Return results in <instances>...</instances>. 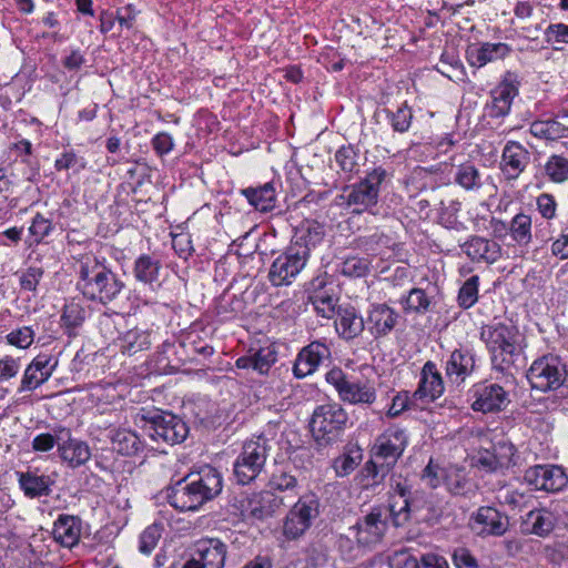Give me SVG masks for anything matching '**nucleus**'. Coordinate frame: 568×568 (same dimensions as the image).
I'll return each mask as SVG.
<instances>
[{
	"label": "nucleus",
	"instance_id": "nucleus-1",
	"mask_svg": "<svg viewBox=\"0 0 568 568\" xmlns=\"http://www.w3.org/2000/svg\"><path fill=\"white\" fill-rule=\"evenodd\" d=\"M77 287L88 300L108 304L121 293L124 283L95 258H87L80 264Z\"/></svg>",
	"mask_w": 568,
	"mask_h": 568
},
{
	"label": "nucleus",
	"instance_id": "nucleus-2",
	"mask_svg": "<svg viewBox=\"0 0 568 568\" xmlns=\"http://www.w3.org/2000/svg\"><path fill=\"white\" fill-rule=\"evenodd\" d=\"M408 444L406 432L392 426L378 435L372 447V458L366 464L367 471L376 480L383 478L397 463Z\"/></svg>",
	"mask_w": 568,
	"mask_h": 568
},
{
	"label": "nucleus",
	"instance_id": "nucleus-3",
	"mask_svg": "<svg viewBox=\"0 0 568 568\" xmlns=\"http://www.w3.org/2000/svg\"><path fill=\"white\" fill-rule=\"evenodd\" d=\"M386 178L383 168H375L367 175L349 186L335 197L337 206L349 209L353 214L372 212L378 203L381 185Z\"/></svg>",
	"mask_w": 568,
	"mask_h": 568
},
{
	"label": "nucleus",
	"instance_id": "nucleus-4",
	"mask_svg": "<svg viewBox=\"0 0 568 568\" xmlns=\"http://www.w3.org/2000/svg\"><path fill=\"white\" fill-rule=\"evenodd\" d=\"M481 337L491 353L494 368L499 372L507 371L514 364V357L517 354V327L496 323L486 326L481 332Z\"/></svg>",
	"mask_w": 568,
	"mask_h": 568
},
{
	"label": "nucleus",
	"instance_id": "nucleus-5",
	"mask_svg": "<svg viewBox=\"0 0 568 568\" xmlns=\"http://www.w3.org/2000/svg\"><path fill=\"white\" fill-rule=\"evenodd\" d=\"M347 422L348 414L339 404H323L313 412L310 423L311 433L320 446H326L339 438Z\"/></svg>",
	"mask_w": 568,
	"mask_h": 568
},
{
	"label": "nucleus",
	"instance_id": "nucleus-6",
	"mask_svg": "<svg viewBox=\"0 0 568 568\" xmlns=\"http://www.w3.org/2000/svg\"><path fill=\"white\" fill-rule=\"evenodd\" d=\"M527 379L534 389L542 393L568 388V371L559 356L547 354L532 362Z\"/></svg>",
	"mask_w": 568,
	"mask_h": 568
},
{
	"label": "nucleus",
	"instance_id": "nucleus-7",
	"mask_svg": "<svg viewBox=\"0 0 568 568\" xmlns=\"http://www.w3.org/2000/svg\"><path fill=\"white\" fill-rule=\"evenodd\" d=\"M271 446L267 438L258 436L246 440L233 465L236 481L247 485L263 470Z\"/></svg>",
	"mask_w": 568,
	"mask_h": 568
},
{
	"label": "nucleus",
	"instance_id": "nucleus-8",
	"mask_svg": "<svg viewBox=\"0 0 568 568\" xmlns=\"http://www.w3.org/2000/svg\"><path fill=\"white\" fill-rule=\"evenodd\" d=\"M326 382L334 387L339 399L352 405H372L377 398L374 383L347 375L342 368L334 367L325 375Z\"/></svg>",
	"mask_w": 568,
	"mask_h": 568
},
{
	"label": "nucleus",
	"instance_id": "nucleus-9",
	"mask_svg": "<svg viewBox=\"0 0 568 568\" xmlns=\"http://www.w3.org/2000/svg\"><path fill=\"white\" fill-rule=\"evenodd\" d=\"M310 257L306 245H294L281 253L271 264L268 280L273 286L291 285L305 267Z\"/></svg>",
	"mask_w": 568,
	"mask_h": 568
},
{
	"label": "nucleus",
	"instance_id": "nucleus-10",
	"mask_svg": "<svg viewBox=\"0 0 568 568\" xmlns=\"http://www.w3.org/2000/svg\"><path fill=\"white\" fill-rule=\"evenodd\" d=\"M320 514V503L314 495L301 497L283 520L282 532L287 540L301 538Z\"/></svg>",
	"mask_w": 568,
	"mask_h": 568
},
{
	"label": "nucleus",
	"instance_id": "nucleus-11",
	"mask_svg": "<svg viewBox=\"0 0 568 568\" xmlns=\"http://www.w3.org/2000/svg\"><path fill=\"white\" fill-rule=\"evenodd\" d=\"M227 546L219 538H201L186 550L182 568H224Z\"/></svg>",
	"mask_w": 568,
	"mask_h": 568
},
{
	"label": "nucleus",
	"instance_id": "nucleus-12",
	"mask_svg": "<svg viewBox=\"0 0 568 568\" xmlns=\"http://www.w3.org/2000/svg\"><path fill=\"white\" fill-rule=\"evenodd\" d=\"M392 514L387 506H375L361 518L351 529L355 531L356 540L365 547H373L379 544L386 531L387 521Z\"/></svg>",
	"mask_w": 568,
	"mask_h": 568
},
{
	"label": "nucleus",
	"instance_id": "nucleus-13",
	"mask_svg": "<svg viewBox=\"0 0 568 568\" xmlns=\"http://www.w3.org/2000/svg\"><path fill=\"white\" fill-rule=\"evenodd\" d=\"M469 527L477 536L501 537L509 529V517L491 506H481L469 519Z\"/></svg>",
	"mask_w": 568,
	"mask_h": 568
},
{
	"label": "nucleus",
	"instance_id": "nucleus-14",
	"mask_svg": "<svg viewBox=\"0 0 568 568\" xmlns=\"http://www.w3.org/2000/svg\"><path fill=\"white\" fill-rule=\"evenodd\" d=\"M149 436L156 443L175 445L182 443L189 433L186 424L178 416L169 413L158 414L152 417L146 427Z\"/></svg>",
	"mask_w": 568,
	"mask_h": 568
},
{
	"label": "nucleus",
	"instance_id": "nucleus-15",
	"mask_svg": "<svg viewBox=\"0 0 568 568\" xmlns=\"http://www.w3.org/2000/svg\"><path fill=\"white\" fill-rule=\"evenodd\" d=\"M525 481L536 490L557 493L568 484L564 469L555 465H536L529 467L524 475Z\"/></svg>",
	"mask_w": 568,
	"mask_h": 568
},
{
	"label": "nucleus",
	"instance_id": "nucleus-16",
	"mask_svg": "<svg viewBox=\"0 0 568 568\" xmlns=\"http://www.w3.org/2000/svg\"><path fill=\"white\" fill-rule=\"evenodd\" d=\"M473 398L471 408L484 414L499 413L510 403L508 393L498 384L475 386Z\"/></svg>",
	"mask_w": 568,
	"mask_h": 568
},
{
	"label": "nucleus",
	"instance_id": "nucleus-17",
	"mask_svg": "<svg viewBox=\"0 0 568 568\" xmlns=\"http://www.w3.org/2000/svg\"><path fill=\"white\" fill-rule=\"evenodd\" d=\"M58 436L59 457L71 468L84 465L91 458V449L87 442L73 438L69 429L61 428Z\"/></svg>",
	"mask_w": 568,
	"mask_h": 568
},
{
	"label": "nucleus",
	"instance_id": "nucleus-18",
	"mask_svg": "<svg viewBox=\"0 0 568 568\" xmlns=\"http://www.w3.org/2000/svg\"><path fill=\"white\" fill-rule=\"evenodd\" d=\"M193 483L194 480H190L186 475L169 486L165 490V498L169 504L180 511H194L199 509L202 506L200 501L201 494L197 495L195 486L192 485Z\"/></svg>",
	"mask_w": 568,
	"mask_h": 568
},
{
	"label": "nucleus",
	"instance_id": "nucleus-19",
	"mask_svg": "<svg viewBox=\"0 0 568 568\" xmlns=\"http://www.w3.org/2000/svg\"><path fill=\"white\" fill-rule=\"evenodd\" d=\"M329 356L331 351L326 344L318 341L312 342L301 349L295 359L293 366L295 377L303 378L313 374L322 362L329 358Z\"/></svg>",
	"mask_w": 568,
	"mask_h": 568
},
{
	"label": "nucleus",
	"instance_id": "nucleus-20",
	"mask_svg": "<svg viewBox=\"0 0 568 568\" xmlns=\"http://www.w3.org/2000/svg\"><path fill=\"white\" fill-rule=\"evenodd\" d=\"M518 77L506 72L501 82L491 91L490 115L505 116L509 113L513 100L518 95Z\"/></svg>",
	"mask_w": 568,
	"mask_h": 568
},
{
	"label": "nucleus",
	"instance_id": "nucleus-21",
	"mask_svg": "<svg viewBox=\"0 0 568 568\" xmlns=\"http://www.w3.org/2000/svg\"><path fill=\"white\" fill-rule=\"evenodd\" d=\"M190 480H194L192 484L195 486V490L200 496L202 505L214 499L223 487L222 476L217 469L212 466L205 465L196 473L187 474Z\"/></svg>",
	"mask_w": 568,
	"mask_h": 568
},
{
	"label": "nucleus",
	"instance_id": "nucleus-22",
	"mask_svg": "<svg viewBox=\"0 0 568 568\" xmlns=\"http://www.w3.org/2000/svg\"><path fill=\"white\" fill-rule=\"evenodd\" d=\"M398 313L386 304L372 305L367 312L366 328L375 338L388 335L396 326Z\"/></svg>",
	"mask_w": 568,
	"mask_h": 568
},
{
	"label": "nucleus",
	"instance_id": "nucleus-23",
	"mask_svg": "<svg viewBox=\"0 0 568 568\" xmlns=\"http://www.w3.org/2000/svg\"><path fill=\"white\" fill-rule=\"evenodd\" d=\"M444 393V383L436 364L428 361L422 369V376L417 389L413 393V399L433 402Z\"/></svg>",
	"mask_w": 568,
	"mask_h": 568
},
{
	"label": "nucleus",
	"instance_id": "nucleus-24",
	"mask_svg": "<svg viewBox=\"0 0 568 568\" xmlns=\"http://www.w3.org/2000/svg\"><path fill=\"white\" fill-rule=\"evenodd\" d=\"M558 521V516L547 509H532L526 514L520 524L521 532L526 535H536L547 537L554 530Z\"/></svg>",
	"mask_w": 568,
	"mask_h": 568
},
{
	"label": "nucleus",
	"instance_id": "nucleus-25",
	"mask_svg": "<svg viewBox=\"0 0 568 568\" xmlns=\"http://www.w3.org/2000/svg\"><path fill=\"white\" fill-rule=\"evenodd\" d=\"M530 153L519 142L508 141L501 154V170L508 179H517L529 163Z\"/></svg>",
	"mask_w": 568,
	"mask_h": 568
},
{
	"label": "nucleus",
	"instance_id": "nucleus-26",
	"mask_svg": "<svg viewBox=\"0 0 568 568\" xmlns=\"http://www.w3.org/2000/svg\"><path fill=\"white\" fill-rule=\"evenodd\" d=\"M278 508V500L270 491L253 494L242 505V515L248 519L263 520L272 517Z\"/></svg>",
	"mask_w": 568,
	"mask_h": 568
},
{
	"label": "nucleus",
	"instance_id": "nucleus-27",
	"mask_svg": "<svg viewBox=\"0 0 568 568\" xmlns=\"http://www.w3.org/2000/svg\"><path fill=\"white\" fill-rule=\"evenodd\" d=\"M511 49L507 43L485 42L480 45H470L467 49V60L471 67L481 68L489 62L504 59Z\"/></svg>",
	"mask_w": 568,
	"mask_h": 568
},
{
	"label": "nucleus",
	"instance_id": "nucleus-28",
	"mask_svg": "<svg viewBox=\"0 0 568 568\" xmlns=\"http://www.w3.org/2000/svg\"><path fill=\"white\" fill-rule=\"evenodd\" d=\"M465 254L474 262L491 264L500 257V245L481 236H471L463 245Z\"/></svg>",
	"mask_w": 568,
	"mask_h": 568
},
{
	"label": "nucleus",
	"instance_id": "nucleus-29",
	"mask_svg": "<svg viewBox=\"0 0 568 568\" xmlns=\"http://www.w3.org/2000/svg\"><path fill=\"white\" fill-rule=\"evenodd\" d=\"M475 368L474 355L468 349H455L446 364V375L459 385Z\"/></svg>",
	"mask_w": 568,
	"mask_h": 568
},
{
	"label": "nucleus",
	"instance_id": "nucleus-30",
	"mask_svg": "<svg viewBox=\"0 0 568 568\" xmlns=\"http://www.w3.org/2000/svg\"><path fill=\"white\" fill-rule=\"evenodd\" d=\"M81 536V520L71 515H60L54 523L53 537L61 546L72 548Z\"/></svg>",
	"mask_w": 568,
	"mask_h": 568
},
{
	"label": "nucleus",
	"instance_id": "nucleus-31",
	"mask_svg": "<svg viewBox=\"0 0 568 568\" xmlns=\"http://www.w3.org/2000/svg\"><path fill=\"white\" fill-rule=\"evenodd\" d=\"M162 268L161 261L151 254H141L133 264L134 278L154 290L159 285L160 271Z\"/></svg>",
	"mask_w": 568,
	"mask_h": 568
},
{
	"label": "nucleus",
	"instance_id": "nucleus-32",
	"mask_svg": "<svg viewBox=\"0 0 568 568\" xmlns=\"http://www.w3.org/2000/svg\"><path fill=\"white\" fill-rule=\"evenodd\" d=\"M241 194L260 212H268L275 207L276 192L273 183H265L258 187L242 189Z\"/></svg>",
	"mask_w": 568,
	"mask_h": 568
},
{
	"label": "nucleus",
	"instance_id": "nucleus-33",
	"mask_svg": "<svg viewBox=\"0 0 568 568\" xmlns=\"http://www.w3.org/2000/svg\"><path fill=\"white\" fill-rule=\"evenodd\" d=\"M454 181L467 192H478L485 185L486 178L474 163L465 162L457 166Z\"/></svg>",
	"mask_w": 568,
	"mask_h": 568
},
{
	"label": "nucleus",
	"instance_id": "nucleus-34",
	"mask_svg": "<svg viewBox=\"0 0 568 568\" xmlns=\"http://www.w3.org/2000/svg\"><path fill=\"white\" fill-rule=\"evenodd\" d=\"M109 438L113 448L124 456H132L142 449V442L139 436L125 428L110 430Z\"/></svg>",
	"mask_w": 568,
	"mask_h": 568
},
{
	"label": "nucleus",
	"instance_id": "nucleus-35",
	"mask_svg": "<svg viewBox=\"0 0 568 568\" xmlns=\"http://www.w3.org/2000/svg\"><path fill=\"white\" fill-rule=\"evenodd\" d=\"M529 131L538 139L557 141L568 138V123L560 122L555 118L550 120H537L530 124Z\"/></svg>",
	"mask_w": 568,
	"mask_h": 568
},
{
	"label": "nucleus",
	"instance_id": "nucleus-36",
	"mask_svg": "<svg viewBox=\"0 0 568 568\" xmlns=\"http://www.w3.org/2000/svg\"><path fill=\"white\" fill-rule=\"evenodd\" d=\"M276 355L270 348H261L254 354L241 356L236 359L235 366L241 369L252 368L258 374H266L275 363Z\"/></svg>",
	"mask_w": 568,
	"mask_h": 568
},
{
	"label": "nucleus",
	"instance_id": "nucleus-37",
	"mask_svg": "<svg viewBox=\"0 0 568 568\" xmlns=\"http://www.w3.org/2000/svg\"><path fill=\"white\" fill-rule=\"evenodd\" d=\"M394 490L400 498V501L393 500L387 507L392 514L394 526L402 527L410 518L409 487L405 483H397Z\"/></svg>",
	"mask_w": 568,
	"mask_h": 568
},
{
	"label": "nucleus",
	"instance_id": "nucleus-38",
	"mask_svg": "<svg viewBox=\"0 0 568 568\" xmlns=\"http://www.w3.org/2000/svg\"><path fill=\"white\" fill-rule=\"evenodd\" d=\"M19 485L24 495L30 498L48 496L51 480L49 476L37 475L32 471L18 473Z\"/></svg>",
	"mask_w": 568,
	"mask_h": 568
},
{
	"label": "nucleus",
	"instance_id": "nucleus-39",
	"mask_svg": "<svg viewBox=\"0 0 568 568\" xmlns=\"http://www.w3.org/2000/svg\"><path fill=\"white\" fill-rule=\"evenodd\" d=\"M366 328V320L357 315L355 310L345 308L338 314L336 329L345 339L357 337Z\"/></svg>",
	"mask_w": 568,
	"mask_h": 568
},
{
	"label": "nucleus",
	"instance_id": "nucleus-40",
	"mask_svg": "<svg viewBox=\"0 0 568 568\" xmlns=\"http://www.w3.org/2000/svg\"><path fill=\"white\" fill-rule=\"evenodd\" d=\"M119 342L122 353L130 356L141 351L149 349L152 344L150 332L136 327L122 334Z\"/></svg>",
	"mask_w": 568,
	"mask_h": 568
},
{
	"label": "nucleus",
	"instance_id": "nucleus-41",
	"mask_svg": "<svg viewBox=\"0 0 568 568\" xmlns=\"http://www.w3.org/2000/svg\"><path fill=\"white\" fill-rule=\"evenodd\" d=\"M542 175L552 183L567 182L568 159L560 154H551L542 165Z\"/></svg>",
	"mask_w": 568,
	"mask_h": 568
},
{
	"label": "nucleus",
	"instance_id": "nucleus-42",
	"mask_svg": "<svg viewBox=\"0 0 568 568\" xmlns=\"http://www.w3.org/2000/svg\"><path fill=\"white\" fill-rule=\"evenodd\" d=\"M318 284L314 282L313 285L316 287L310 296V300L314 306V310L318 315L325 318H331L335 313L336 300L324 291V282L318 281Z\"/></svg>",
	"mask_w": 568,
	"mask_h": 568
},
{
	"label": "nucleus",
	"instance_id": "nucleus-43",
	"mask_svg": "<svg viewBox=\"0 0 568 568\" xmlns=\"http://www.w3.org/2000/svg\"><path fill=\"white\" fill-rule=\"evenodd\" d=\"M515 454L516 448L511 443L500 440L494 445L493 455L489 458L485 457L480 459V462L487 464L491 469L509 467L514 463Z\"/></svg>",
	"mask_w": 568,
	"mask_h": 568
},
{
	"label": "nucleus",
	"instance_id": "nucleus-44",
	"mask_svg": "<svg viewBox=\"0 0 568 568\" xmlns=\"http://www.w3.org/2000/svg\"><path fill=\"white\" fill-rule=\"evenodd\" d=\"M513 240L519 245H527L531 241V217L524 213L516 214L508 226Z\"/></svg>",
	"mask_w": 568,
	"mask_h": 568
},
{
	"label": "nucleus",
	"instance_id": "nucleus-45",
	"mask_svg": "<svg viewBox=\"0 0 568 568\" xmlns=\"http://www.w3.org/2000/svg\"><path fill=\"white\" fill-rule=\"evenodd\" d=\"M496 498L501 505H506L511 509H520L528 505L531 494L528 490H520L513 486H504L497 491Z\"/></svg>",
	"mask_w": 568,
	"mask_h": 568
},
{
	"label": "nucleus",
	"instance_id": "nucleus-46",
	"mask_svg": "<svg viewBox=\"0 0 568 568\" xmlns=\"http://www.w3.org/2000/svg\"><path fill=\"white\" fill-rule=\"evenodd\" d=\"M444 480L447 489L454 495L466 496L473 491V484L457 468H449Z\"/></svg>",
	"mask_w": 568,
	"mask_h": 568
},
{
	"label": "nucleus",
	"instance_id": "nucleus-47",
	"mask_svg": "<svg viewBox=\"0 0 568 568\" xmlns=\"http://www.w3.org/2000/svg\"><path fill=\"white\" fill-rule=\"evenodd\" d=\"M387 119L395 132L405 133L412 125L413 111L407 102H404L396 111H387Z\"/></svg>",
	"mask_w": 568,
	"mask_h": 568
},
{
	"label": "nucleus",
	"instance_id": "nucleus-48",
	"mask_svg": "<svg viewBox=\"0 0 568 568\" xmlns=\"http://www.w3.org/2000/svg\"><path fill=\"white\" fill-rule=\"evenodd\" d=\"M36 329L33 326H21L12 329L6 336V341L9 345L17 348L27 349L34 342Z\"/></svg>",
	"mask_w": 568,
	"mask_h": 568
},
{
	"label": "nucleus",
	"instance_id": "nucleus-49",
	"mask_svg": "<svg viewBox=\"0 0 568 568\" xmlns=\"http://www.w3.org/2000/svg\"><path fill=\"white\" fill-rule=\"evenodd\" d=\"M357 159L358 154L353 145H343L335 153V161L341 171L348 175L357 171Z\"/></svg>",
	"mask_w": 568,
	"mask_h": 568
},
{
	"label": "nucleus",
	"instance_id": "nucleus-50",
	"mask_svg": "<svg viewBox=\"0 0 568 568\" xmlns=\"http://www.w3.org/2000/svg\"><path fill=\"white\" fill-rule=\"evenodd\" d=\"M478 285L479 277L477 275H473L466 280L458 293V304L460 307L467 310L477 302Z\"/></svg>",
	"mask_w": 568,
	"mask_h": 568
},
{
	"label": "nucleus",
	"instance_id": "nucleus-51",
	"mask_svg": "<svg viewBox=\"0 0 568 568\" xmlns=\"http://www.w3.org/2000/svg\"><path fill=\"white\" fill-rule=\"evenodd\" d=\"M361 459L362 454L359 449L349 450L335 459L334 469L338 476H347L358 466Z\"/></svg>",
	"mask_w": 568,
	"mask_h": 568
},
{
	"label": "nucleus",
	"instance_id": "nucleus-52",
	"mask_svg": "<svg viewBox=\"0 0 568 568\" xmlns=\"http://www.w3.org/2000/svg\"><path fill=\"white\" fill-rule=\"evenodd\" d=\"M369 263L366 258L351 256L345 258L339 265L341 274L349 277H362L368 272Z\"/></svg>",
	"mask_w": 568,
	"mask_h": 568
},
{
	"label": "nucleus",
	"instance_id": "nucleus-53",
	"mask_svg": "<svg viewBox=\"0 0 568 568\" xmlns=\"http://www.w3.org/2000/svg\"><path fill=\"white\" fill-rule=\"evenodd\" d=\"M403 303L406 312L423 313L428 310L430 300L426 295L425 291L420 288H413L409 291Z\"/></svg>",
	"mask_w": 568,
	"mask_h": 568
},
{
	"label": "nucleus",
	"instance_id": "nucleus-54",
	"mask_svg": "<svg viewBox=\"0 0 568 568\" xmlns=\"http://www.w3.org/2000/svg\"><path fill=\"white\" fill-rule=\"evenodd\" d=\"M85 320V310L79 304L71 302L64 306L61 321L68 328H75L82 325Z\"/></svg>",
	"mask_w": 568,
	"mask_h": 568
},
{
	"label": "nucleus",
	"instance_id": "nucleus-55",
	"mask_svg": "<svg viewBox=\"0 0 568 568\" xmlns=\"http://www.w3.org/2000/svg\"><path fill=\"white\" fill-rule=\"evenodd\" d=\"M162 535L161 526L153 524L146 527L140 536L139 550L149 555L156 547Z\"/></svg>",
	"mask_w": 568,
	"mask_h": 568
},
{
	"label": "nucleus",
	"instance_id": "nucleus-56",
	"mask_svg": "<svg viewBox=\"0 0 568 568\" xmlns=\"http://www.w3.org/2000/svg\"><path fill=\"white\" fill-rule=\"evenodd\" d=\"M545 41L552 44L556 50L560 48L556 44H568V24L562 22L550 23L544 32Z\"/></svg>",
	"mask_w": 568,
	"mask_h": 568
},
{
	"label": "nucleus",
	"instance_id": "nucleus-57",
	"mask_svg": "<svg viewBox=\"0 0 568 568\" xmlns=\"http://www.w3.org/2000/svg\"><path fill=\"white\" fill-rule=\"evenodd\" d=\"M53 229L52 222L44 217L42 214L37 213L32 219L29 227V233L33 236L36 243H40L45 236H48Z\"/></svg>",
	"mask_w": 568,
	"mask_h": 568
},
{
	"label": "nucleus",
	"instance_id": "nucleus-58",
	"mask_svg": "<svg viewBox=\"0 0 568 568\" xmlns=\"http://www.w3.org/2000/svg\"><path fill=\"white\" fill-rule=\"evenodd\" d=\"M31 364H29L24 371V374L21 379L20 387L18 388L19 393L34 390L48 379L43 375V373H39L38 371H33Z\"/></svg>",
	"mask_w": 568,
	"mask_h": 568
},
{
	"label": "nucleus",
	"instance_id": "nucleus-59",
	"mask_svg": "<svg viewBox=\"0 0 568 568\" xmlns=\"http://www.w3.org/2000/svg\"><path fill=\"white\" fill-rule=\"evenodd\" d=\"M43 270L38 266H29L27 270H24L20 277L19 283L21 290L36 292L37 286L40 283L41 278L43 277Z\"/></svg>",
	"mask_w": 568,
	"mask_h": 568
},
{
	"label": "nucleus",
	"instance_id": "nucleus-60",
	"mask_svg": "<svg viewBox=\"0 0 568 568\" xmlns=\"http://www.w3.org/2000/svg\"><path fill=\"white\" fill-rule=\"evenodd\" d=\"M30 364L34 368L33 371H38L41 374L43 373L45 378L49 379L58 366V358L49 354H39Z\"/></svg>",
	"mask_w": 568,
	"mask_h": 568
},
{
	"label": "nucleus",
	"instance_id": "nucleus-61",
	"mask_svg": "<svg viewBox=\"0 0 568 568\" xmlns=\"http://www.w3.org/2000/svg\"><path fill=\"white\" fill-rule=\"evenodd\" d=\"M270 486L277 490H293L297 487V479L291 473L278 470L272 475Z\"/></svg>",
	"mask_w": 568,
	"mask_h": 568
},
{
	"label": "nucleus",
	"instance_id": "nucleus-62",
	"mask_svg": "<svg viewBox=\"0 0 568 568\" xmlns=\"http://www.w3.org/2000/svg\"><path fill=\"white\" fill-rule=\"evenodd\" d=\"M389 568H419L420 561L406 550L395 551L388 558Z\"/></svg>",
	"mask_w": 568,
	"mask_h": 568
},
{
	"label": "nucleus",
	"instance_id": "nucleus-63",
	"mask_svg": "<svg viewBox=\"0 0 568 568\" xmlns=\"http://www.w3.org/2000/svg\"><path fill=\"white\" fill-rule=\"evenodd\" d=\"M537 210L546 220H552L556 216L557 203L551 194L542 193L536 200Z\"/></svg>",
	"mask_w": 568,
	"mask_h": 568
},
{
	"label": "nucleus",
	"instance_id": "nucleus-64",
	"mask_svg": "<svg viewBox=\"0 0 568 568\" xmlns=\"http://www.w3.org/2000/svg\"><path fill=\"white\" fill-rule=\"evenodd\" d=\"M452 559L456 568H479L477 559L464 547L456 548Z\"/></svg>",
	"mask_w": 568,
	"mask_h": 568
}]
</instances>
